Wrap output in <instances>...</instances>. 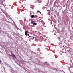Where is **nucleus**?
I'll return each mask as SVG.
<instances>
[{
	"label": "nucleus",
	"instance_id": "1",
	"mask_svg": "<svg viewBox=\"0 0 73 73\" xmlns=\"http://www.w3.org/2000/svg\"><path fill=\"white\" fill-rule=\"evenodd\" d=\"M45 41L46 42H45V46H48V42H49V41L47 40H46Z\"/></svg>",
	"mask_w": 73,
	"mask_h": 73
},
{
	"label": "nucleus",
	"instance_id": "2",
	"mask_svg": "<svg viewBox=\"0 0 73 73\" xmlns=\"http://www.w3.org/2000/svg\"><path fill=\"white\" fill-rule=\"evenodd\" d=\"M28 30H27L25 32V34L26 35V36H27V34H28Z\"/></svg>",
	"mask_w": 73,
	"mask_h": 73
},
{
	"label": "nucleus",
	"instance_id": "3",
	"mask_svg": "<svg viewBox=\"0 0 73 73\" xmlns=\"http://www.w3.org/2000/svg\"><path fill=\"white\" fill-rule=\"evenodd\" d=\"M31 8H32V9H33V8H34L35 7V6H34V5H31Z\"/></svg>",
	"mask_w": 73,
	"mask_h": 73
},
{
	"label": "nucleus",
	"instance_id": "4",
	"mask_svg": "<svg viewBox=\"0 0 73 73\" xmlns=\"http://www.w3.org/2000/svg\"><path fill=\"white\" fill-rule=\"evenodd\" d=\"M11 57H15V55L13 54H12V55H11Z\"/></svg>",
	"mask_w": 73,
	"mask_h": 73
},
{
	"label": "nucleus",
	"instance_id": "5",
	"mask_svg": "<svg viewBox=\"0 0 73 73\" xmlns=\"http://www.w3.org/2000/svg\"><path fill=\"white\" fill-rule=\"evenodd\" d=\"M34 15H31V18H33L34 17Z\"/></svg>",
	"mask_w": 73,
	"mask_h": 73
},
{
	"label": "nucleus",
	"instance_id": "6",
	"mask_svg": "<svg viewBox=\"0 0 73 73\" xmlns=\"http://www.w3.org/2000/svg\"><path fill=\"white\" fill-rule=\"evenodd\" d=\"M33 23H34V21H31V24H33Z\"/></svg>",
	"mask_w": 73,
	"mask_h": 73
},
{
	"label": "nucleus",
	"instance_id": "7",
	"mask_svg": "<svg viewBox=\"0 0 73 73\" xmlns=\"http://www.w3.org/2000/svg\"><path fill=\"white\" fill-rule=\"evenodd\" d=\"M37 12L38 13V12H39V13H40V14H41V12H40V11L39 10H38L37 11Z\"/></svg>",
	"mask_w": 73,
	"mask_h": 73
},
{
	"label": "nucleus",
	"instance_id": "8",
	"mask_svg": "<svg viewBox=\"0 0 73 73\" xmlns=\"http://www.w3.org/2000/svg\"><path fill=\"white\" fill-rule=\"evenodd\" d=\"M36 24H37V23H36L34 22L33 23L34 25H36Z\"/></svg>",
	"mask_w": 73,
	"mask_h": 73
},
{
	"label": "nucleus",
	"instance_id": "9",
	"mask_svg": "<svg viewBox=\"0 0 73 73\" xmlns=\"http://www.w3.org/2000/svg\"><path fill=\"white\" fill-rule=\"evenodd\" d=\"M27 35L29 36V37H31V36H29V34H27Z\"/></svg>",
	"mask_w": 73,
	"mask_h": 73
},
{
	"label": "nucleus",
	"instance_id": "10",
	"mask_svg": "<svg viewBox=\"0 0 73 73\" xmlns=\"http://www.w3.org/2000/svg\"><path fill=\"white\" fill-rule=\"evenodd\" d=\"M35 38L34 37H33V38H31V40H33V39H34Z\"/></svg>",
	"mask_w": 73,
	"mask_h": 73
},
{
	"label": "nucleus",
	"instance_id": "11",
	"mask_svg": "<svg viewBox=\"0 0 73 73\" xmlns=\"http://www.w3.org/2000/svg\"><path fill=\"white\" fill-rule=\"evenodd\" d=\"M1 62H2L1 61V60H0V62L1 64Z\"/></svg>",
	"mask_w": 73,
	"mask_h": 73
},
{
	"label": "nucleus",
	"instance_id": "12",
	"mask_svg": "<svg viewBox=\"0 0 73 73\" xmlns=\"http://www.w3.org/2000/svg\"><path fill=\"white\" fill-rule=\"evenodd\" d=\"M23 1H24V0H23L22 2H23Z\"/></svg>",
	"mask_w": 73,
	"mask_h": 73
},
{
	"label": "nucleus",
	"instance_id": "13",
	"mask_svg": "<svg viewBox=\"0 0 73 73\" xmlns=\"http://www.w3.org/2000/svg\"><path fill=\"white\" fill-rule=\"evenodd\" d=\"M59 39L60 40V38H59Z\"/></svg>",
	"mask_w": 73,
	"mask_h": 73
},
{
	"label": "nucleus",
	"instance_id": "14",
	"mask_svg": "<svg viewBox=\"0 0 73 73\" xmlns=\"http://www.w3.org/2000/svg\"><path fill=\"white\" fill-rule=\"evenodd\" d=\"M64 47V46H63V47Z\"/></svg>",
	"mask_w": 73,
	"mask_h": 73
}]
</instances>
